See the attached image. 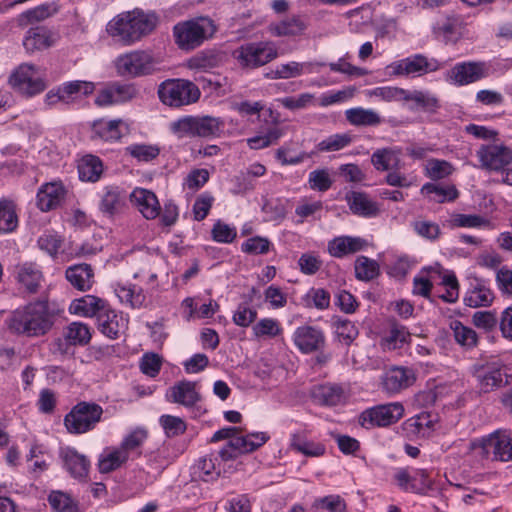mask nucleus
I'll use <instances>...</instances> for the list:
<instances>
[{"label":"nucleus","instance_id":"obj_57","mask_svg":"<svg viewBox=\"0 0 512 512\" xmlns=\"http://www.w3.org/2000/svg\"><path fill=\"white\" fill-rule=\"evenodd\" d=\"M489 220L479 216L471 214H454L452 215L449 224L451 227H481L489 225Z\"/></svg>","mask_w":512,"mask_h":512},{"label":"nucleus","instance_id":"obj_56","mask_svg":"<svg viewBox=\"0 0 512 512\" xmlns=\"http://www.w3.org/2000/svg\"><path fill=\"white\" fill-rule=\"evenodd\" d=\"M309 187L312 190L325 192L332 186V179L327 169H317L309 173Z\"/></svg>","mask_w":512,"mask_h":512},{"label":"nucleus","instance_id":"obj_62","mask_svg":"<svg viewBox=\"0 0 512 512\" xmlns=\"http://www.w3.org/2000/svg\"><path fill=\"white\" fill-rule=\"evenodd\" d=\"M162 365V359L158 354L146 353L143 355L140 362V369L143 374L149 377L158 375Z\"/></svg>","mask_w":512,"mask_h":512},{"label":"nucleus","instance_id":"obj_54","mask_svg":"<svg viewBox=\"0 0 512 512\" xmlns=\"http://www.w3.org/2000/svg\"><path fill=\"white\" fill-rule=\"evenodd\" d=\"M126 151L137 160L145 162L155 159L160 153L158 146L149 144L130 145L126 148Z\"/></svg>","mask_w":512,"mask_h":512},{"label":"nucleus","instance_id":"obj_45","mask_svg":"<svg viewBox=\"0 0 512 512\" xmlns=\"http://www.w3.org/2000/svg\"><path fill=\"white\" fill-rule=\"evenodd\" d=\"M355 276L361 281H370L379 275L378 263L366 256H359L355 261Z\"/></svg>","mask_w":512,"mask_h":512},{"label":"nucleus","instance_id":"obj_36","mask_svg":"<svg viewBox=\"0 0 512 512\" xmlns=\"http://www.w3.org/2000/svg\"><path fill=\"white\" fill-rule=\"evenodd\" d=\"M107 307L106 301L94 295H85L72 302L70 309L86 317L97 316Z\"/></svg>","mask_w":512,"mask_h":512},{"label":"nucleus","instance_id":"obj_21","mask_svg":"<svg viewBox=\"0 0 512 512\" xmlns=\"http://www.w3.org/2000/svg\"><path fill=\"white\" fill-rule=\"evenodd\" d=\"M196 382L182 380L171 386L166 392V400L171 403L191 408L201 400L196 389Z\"/></svg>","mask_w":512,"mask_h":512},{"label":"nucleus","instance_id":"obj_1","mask_svg":"<svg viewBox=\"0 0 512 512\" xmlns=\"http://www.w3.org/2000/svg\"><path fill=\"white\" fill-rule=\"evenodd\" d=\"M54 318L48 300L38 299L14 310L7 319V326L17 335L41 337L52 329Z\"/></svg>","mask_w":512,"mask_h":512},{"label":"nucleus","instance_id":"obj_46","mask_svg":"<svg viewBox=\"0 0 512 512\" xmlns=\"http://www.w3.org/2000/svg\"><path fill=\"white\" fill-rule=\"evenodd\" d=\"M421 191L427 195H434L432 200L438 203L454 201L459 195L457 189L453 185L443 187L433 183H426L423 185Z\"/></svg>","mask_w":512,"mask_h":512},{"label":"nucleus","instance_id":"obj_64","mask_svg":"<svg viewBox=\"0 0 512 512\" xmlns=\"http://www.w3.org/2000/svg\"><path fill=\"white\" fill-rule=\"evenodd\" d=\"M257 311L245 304H239L234 315L233 321L236 325L241 327H248L255 321Z\"/></svg>","mask_w":512,"mask_h":512},{"label":"nucleus","instance_id":"obj_58","mask_svg":"<svg viewBox=\"0 0 512 512\" xmlns=\"http://www.w3.org/2000/svg\"><path fill=\"white\" fill-rule=\"evenodd\" d=\"M351 141L349 134H334L322 140L318 144V149L325 152L338 151L348 146Z\"/></svg>","mask_w":512,"mask_h":512},{"label":"nucleus","instance_id":"obj_4","mask_svg":"<svg viewBox=\"0 0 512 512\" xmlns=\"http://www.w3.org/2000/svg\"><path fill=\"white\" fill-rule=\"evenodd\" d=\"M240 68L254 70L278 57V49L272 41L248 42L232 52Z\"/></svg>","mask_w":512,"mask_h":512},{"label":"nucleus","instance_id":"obj_26","mask_svg":"<svg viewBox=\"0 0 512 512\" xmlns=\"http://www.w3.org/2000/svg\"><path fill=\"white\" fill-rule=\"evenodd\" d=\"M64 193L65 190L61 183H46L40 187L37 193V206L42 211H50L61 203Z\"/></svg>","mask_w":512,"mask_h":512},{"label":"nucleus","instance_id":"obj_51","mask_svg":"<svg viewBox=\"0 0 512 512\" xmlns=\"http://www.w3.org/2000/svg\"><path fill=\"white\" fill-rule=\"evenodd\" d=\"M116 294L122 303H127L132 307H140L145 301V295L142 290L135 286H118Z\"/></svg>","mask_w":512,"mask_h":512},{"label":"nucleus","instance_id":"obj_25","mask_svg":"<svg viewBox=\"0 0 512 512\" xmlns=\"http://www.w3.org/2000/svg\"><path fill=\"white\" fill-rule=\"evenodd\" d=\"M131 199L146 219H155L160 214V204L156 195L147 189L136 188L131 193Z\"/></svg>","mask_w":512,"mask_h":512},{"label":"nucleus","instance_id":"obj_8","mask_svg":"<svg viewBox=\"0 0 512 512\" xmlns=\"http://www.w3.org/2000/svg\"><path fill=\"white\" fill-rule=\"evenodd\" d=\"M158 96L165 105L181 107L196 102L200 97V90L191 81L168 79L160 84Z\"/></svg>","mask_w":512,"mask_h":512},{"label":"nucleus","instance_id":"obj_22","mask_svg":"<svg viewBox=\"0 0 512 512\" xmlns=\"http://www.w3.org/2000/svg\"><path fill=\"white\" fill-rule=\"evenodd\" d=\"M56 35L45 26L31 27L23 38V46L28 53H34L53 46Z\"/></svg>","mask_w":512,"mask_h":512},{"label":"nucleus","instance_id":"obj_32","mask_svg":"<svg viewBox=\"0 0 512 512\" xmlns=\"http://www.w3.org/2000/svg\"><path fill=\"white\" fill-rule=\"evenodd\" d=\"M411 334L407 328L399 324L395 319L389 321V331L381 339V346L385 350H396L408 343Z\"/></svg>","mask_w":512,"mask_h":512},{"label":"nucleus","instance_id":"obj_2","mask_svg":"<svg viewBox=\"0 0 512 512\" xmlns=\"http://www.w3.org/2000/svg\"><path fill=\"white\" fill-rule=\"evenodd\" d=\"M154 13L134 9L114 17L107 25L108 34L125 45H131L150 34L157 26Z\"/></svg>","mask_w":512,"mask_h":512},{"label":"nucleus","instance_id":"obj_23","mask_svg":"<svg viewBox=\"0 0 512 512\" xmlns=\"http://www.w3.org/2000/svg\"><path fill=\"white\" fill-rule=\"evenodd\" d=\"M345 199L353 214L372 218L380 213V208L377 202L372 200L365 192L351 191L346 194Z\"/></svg>","mask_w":512,"mask_h":512},{"label":"nucleus","instance_id":"obj_61","mask_svg":"<svg viewBox=\"0 0 512 512\" xmlns=\"http://www.w3.org/2000/svg\"><path fill=\"white\" fill-rule=\"evenodd\" d=\"M50 16L49 6L40 5L27 10L19 15L18 22L21 26H27L30 23L38 22Z\"/></svg>","mask_w":512,"mask_h":512},{"label":"nucleus","instance_id":"obj_48","mask_svg":"<svg viewBox=\"0 0 512 512\" xmlns=\"http://www.w3.org/2000/svg\"><path fill=\"white\" fill-rule=\"evenodd\" d=\"M48 501L56 512H79L78 503L66 493L52 491L48 496Z\"/></svg>","mask_w":512,"mask_h":512},{"label":"nucleus","instance_id":"obj_28","mask_svg":"<svg viewBox=\"0 0 512 512\" xmlns=\"http://www.w3.org/2000/svg\"><path fill=\"white\" fill-rule=\"evenodd\" d=\"M364 246L365 240L360 237L340 236L328 243V252L333 257L342 258L362 250Z\"/></svg>","mask_w":512,"mask_h":512},{"label":"nucleus","instance_id":"obj_33","mask_svg":"<svg viewBox=\"0 0 512 512\" xmlns=\"http://www.w3.org/2000/svg\"><path fill=\"white\" fill-rule=\"evenodd\" d=\"M42 279V272L35 264L24 263L18 267L17 280L28 293H37Z\"/></svg>","mask_w":512,"mask_h":512},{"label":"nucleus","instance_id":"obj_12","mask_svg":"<svg viewBox=\"0 0 512 512\" xmlns=\"http://www.w3.org/2000/svg\"><path fill=\"white\" fill-rule=\"evenodd\" d=\"M440 67L436 59H429L423 54H414L392 62L387 66V71L391 76L419 77L437 71Z\"/></svg>","mask_w":512,"mask_h":512},{"label":"nucleus","instance_id":"obj_13","mask_svg":"<svg viewBox=\"0 0 512 512\" xmlns=\"http://www.w3.org/2000/svg\"><path fill=\"white\" fill-rule=\"evenodd\" d=\"M473 445L482 457L504 462L512 461V437L506 432L496 431Z\"/></svg>","mask_w":512,"mask_h":512},{"label":"nucleus","instance_id":"obj_17","mask_svg":"<svg viewBox=\"0 0 512 512\" xmlns=\"http://www.w3.org/2000/svg\"><path fill=\"white\" fill-rule=\"evenodd\" d=\"M394 479L400 489L405 492L425 493L431 488L432 480L424 469H415L412 473L407 468H399Z\"/></svg>","mask_w":512,"mask_h":512},{"label":"nucleus","instance_id":"obj_59","mask_svg":"<svg viewBox=\"0 0 512 512\" xmlns=\"http://www.w3.org/2000/svg\"><path fill=\"white\" fill-rule=\"evenodd\" d=\"M159 422L168 437L181 435L186 431V424L180 417L162 415Z\"/></svg>","mask_w":512,"mask_h":512},{"label":"nucleus","instance_id":"obj_53","mask_svg":"<svg viewBox=\"0 0 512 512\" xmlns=\"http://www.w3.org/2000/svg\"><path fill=\"white\" fill-rule=\"evenodd\" d=\"M147 439V431L143 428H136L129 433L121 442L119 448L130 457V453L137 450Z\"/></svg>","mask_w":512,"mask_h":512},{"label":"nucleus","instance_id":"obj_60","mask_svg":"<svg viewBox=\"0 0 512 512\" xmlns=\"http://www.w3.org/2000/svg\"><path fill=\"white\" fill-rule=\"evenodd\" d=\"M61 91L63 92L64 98L66 102H68V98L74 94H82L89 95L94 91V84L92 82L86 81H71L64 83L61 86Z\"/></svg>","mask_w":512,"mask_h":512},{"label":"nucleus","instance_id":"obj_37","mask_svg":"<svg viewBox=\"0 0 512 512\" xmlns=\"http://www.w3.org/2000/svg\"><path fill=\"white\" fill-rule=\"evenodd\" d=\"M122 321L121 316H118L114 310L107 307L99 313L97 317L99 330L110 339L119 337L121 329L123 328Z\"/></svg>","mask_w":512,"mask_h":512},{"label":"nucleus","instance_id":"obj_44","mask_svg":"<svg viewBox=\"0 0 512 512\" xmlns=\"http://www.w3.org/2000/svg\"><path fill=\"white\" fill-rule=\"evenodd\" d=\"M450 328L453 331L455 341L462 347L470 349L477 345L478 337L472 328L463 325L458 320L452 321Z\"/></svg>","mask_w":512,"mask_h":512},{"label":"nucleus","instance_id":"obj_42","mask_svg":"<svg viewBox=\"0 0 512 512\" xmlns=\"http://www.w3.org/2000/svg\"><path fill=\"white\" fill-rule=\"evenodd\" d=\"M128 456L119 448L107 449L98 460L100 473H110L120 468L128 461Z\"/></svg>","mask_w":512,"mask_h":512},{"label":"nucleus","instance_id":"obj_39","mask_svg":"<svg viewBox=\"0 0 512 512\" xmlns=\"http://www.w3.org/2000/svg\"><path fill=\"white\" fill-rule=\"evenodd\" d=\"M305 29L306 23L300 17L295 16L269 26V32L276 37L301 35Z\"/></svg>","mask_w":512,"mask_h":512},{"label":"nucleus","instance_id":"obj_14","mask_svg":"<svg viewBox=\"0 0 512 512\" xmlns=\"http://www.w3.org/2000/svg\"><path fill=\"white\" fill-rule=\"evenodd\" d=\"M266 432H252L245 435H236L219 451L223 461L234 460L240 455L251 453L262 447L268 440Z\"/></svg>","mask_w":512,"mask_h":512},{"label":"nucleus","instance_id":"obj_10","mask_svg":"<svg viewBox=\"0 0 512 512\" xmlns=\"http://www.w3.org/2000/svg\"><path fill=\"white\" fill-rule=\"evenodd\" d=\"M221 121L211 116H185L171 123V131L178 137H213L220 132Z\"/></svg>","mask_w":512,"mask_h":512},{"label":"nucleus","instance_id":"obj_20","mask_svg":"<svg viewBox=\"0 0 512 512\" xmlns=\"http://www.w3.org/2000/svg\"><path fill=\"white\" fill-rule=\"evenodd\" d=\"M295 346L304 354L321 350L325 345V336L322 330L303 325L298 327L293 334Z\"/></svg>","mask_w":512,"mask_h":512},{"label":"nucleus","instance_id":"obj_55","mask_svg":"<svg viewBox=\"0 0 512 512\" xmlns=\"http://www.w3.org/2000/svg\"><path fill=\"white\" fill-rule=\"evenodd\" d=\"M404 100L415 102L417 107H421L426 112H435L439 105L438 100L430 96L422 91H414L410 93L407 91L406 96H404Z\"/></svg>","mask_w":512,"mask_h":512},{"label":"nucleus","instance_id":"obj_49","mask_svg":"<svg viewBox=\"0 0 512 512\" xmlns=\"http://www.w3.org/2000/svg\"><path fill=\"white\" fill-rule=\"evenodd\" d=\"M256 338H275L282 333L280 323L273 318H263L252 327Z\"/></svg>","mask_w":512,"mask_h":512},{"label":"nucleus","instance_id":"obj_5","mask_svg":"<svg viewBox=\"0 0 512 512\" xmlns=\"http://www.w3.org/2000/svg\"><path fill=\"white\" fill-rule=\"evenodd\" d=\"M158 61L151 52L133 50L119 55L114 61L116 73L124 78H139L153 74Z\"/></svg>","mask_w":512,"mask_h":512},{"label":"nucleus","instance_id":"obj_27","mask_svg":"<svg viewBox=\"0 0 512 512\" xmlns=\"http://www.w3.org/2000/svg\"><path fill=\"white\" fill-rule=\"evenodd\" d=\"M65 276L68 282L79 291L90 290L94 283L93 269L86 263L68 267Z\"/></svg>","mask_w":512,"mask_h":512},{"label":"nucleus","instance_id":"obj_3","mask_svg":"<svg viewBox=\"0 0 512 512\" xmlns=\"http://www.w3.org/2000/svg\"><path fill=\"white\" fill-rule=\"evenodd\" d=\"M215 31L216 26L210 18L198 17L174 25L173 37L180 49L189 51L199 47Z\"/></svg>","mask_w":512,"mask_h":512},{"label":"nucleus","instance_id":"obj_19","mask_svg":"<svg viewBox=\"0 0 512 512\" xmlns=\"http://www.w3.org/2000/svg\"><path fill=\"white\" fill-rule=\"evenodd\" d=\"M126 191L117 185L105 186L100 194L99 210L108 217L114 218L123 212L126 207Z\"/></svg>","mask_w":512,"mask_h":512},{"label":"nucleus","instance_id":"obj_41","mask_svg":"<svg viewBox=\"0 0 512 512\" xmlns=\"http://www.w3.org/2000/svg\"><path fill=\"white\" fill-rule=\"evenodd\" d=\"M290 447L307 457H320L326 451L324 444L309 441L302 433L292 434Z\"/></svg>","mask_w":512,"mask_h":512},{"label":"nucleus","instance_id":"obj_29","mask_svg":"<svg viewBox=\"0 0 512 512\" xmlns=\"http://www.w3.org/2000/svg\"><path fill=\"white\" fill-rule=\"evenodd\" d=\"M311 67V63L290 61L276 65L266 72L264 76L270 80L296 78L304 72H310Z\"/></svg>","mask_w":512,"mask_h":512},{"label":"nucleus","instance_id":"obj_35","mask_svg":"<svg viewBox=\"0 0 512 512\" xmlns=\"http://www.w3.org/2000/svg\"><path fill=\"white\" fill-rule=\"evenodd\" d=\"M400 153L401 151L395 148L377 149L371 156V163L378 171L399 169Z\"/></svg>","mask_w":512,"mask_h":512},{"label":"nucleus","instance_id":"obj_16","mask_svg":"<svg viewBox=\"0 0 512 512\" xmlns=\"http://www.w3.org/2000/svg\"><path fill=\"white\" fill-rule=\"evenodd\" d=\"M416 380L417 374L413 368L392 366L382 374L381 387L388 395H395L413 386Z\"/></svg>","mask_w":512,"mask_h":512},{"label":"nucleus","instance_id":"obj_9","mask_svg":"<svg viewBox=\"0 0 512 512\" xmlns=\"http://www.w3.org/2000/svg\"><path fill=\"white\" fill-rule=\"evenodd\" d=\"M14 91L25 97L42 93L47 84L39 68L33 64L22 63L13 70L8 79Z\"/></svg>","mask_w":512,"mask_h":512},{"label":"nucleus","instance_id":"obj_50","mask_svg":"<svg viewBox=\"0 0 512 512\" xmlns=\"http://www.w3.org/2000/svg\"><path fill=\"white\" fill-rule=\"evenodd\" d=\"M426 174L432 180H440L449 176L453 166L446 160L430 159L425 166Z\"/></svg>","mask_w":512,"mask_h":512},{"label":"nucleus","instance_id":"obj_18","mask_svg":"<svg viewBox=\"0 0 512 512\" xmlns=\"http://www.w3.org/2000/svg\"><path fill=\"white\" fill-rule=\"evenodd\" d=\"M488 75V69L484 62L457 63L448 72V78L458 86L477 82Z\"/></svg>","mask_w":512,"mask_h":512},{"label":"nucleus","instance_id":"obj_47","mask_svg":"<svg viewBox=\"0 0 512 512\" xmlns=\"http://www.w3.org/2000/svg\"><path fill=\"white\" fill-rule=\"evenodd\" d=\"M65 338L72 345H86L91 339V333L86 324L73 322L67 327Z\"/></svg>","mask_w":512,"mask_h":512},{"label":"nucleus","instance_id":"obj_31","mask_svg":"<svg viewBox=\"0 0 512 512\" xmlns=\"http://www.w3.org/2000/svg\"><path fill=\"white\" fill-rule=\"evenodd\" d=\"M62 458L65 467L71 476L77 479H83L87 477L90 462L85 455L79 454L73 448H67L62 452Z\"/></svg>","mask_w":512,"mask_h":512},{"label":"nucleus","instance_id":"obj_15","mask_svg":"<svg viewBox=\"0 0 512 512\" xmlns=\"http://www.w3.org/2000/svg\"><path fill=\"white\" fill-rule=\"evenodd\" d=\"M480 168L488 171H503L512 164V148L504 144H483L476 151Z\"/></svg>","mask_w":512,"mask_h":512},{"label":"nucleus","instance_id":"obj_38","mask_svg":"<svg viewBox=\"0 0 512 512\" xmlns=\"http://www.w3.org/2000/svg\"><path fill=\"white\" fill-rule=\"evenodd\" d=\"M79 178L83 181L96 182L103 173V163L97 156L88 154L78 164Z\"/></svg>","mask_w":512,"mask_h":512},{"label":"nucleus","instance_id":"obj_30","mask_svg":"<svg viewBox=\"0 0 512 512\" xmlns=\"http://www.w3.org/2000/svg\"><path fill=\"white\" fill-rule=\"evenodd\" d=\"M493 300V292L479 279H475V282L471 283V287L464 297V303L471 308L487 307L492 304Z\"/></svg>","mask_w":512,"mask_h":512},{"label":"nucleus","instance_id":"obj_7","mask_svg":"<svg viewBox=\"0 0 512 512\" xmlns=\"http://www.w3.org/2000/svg\"><path fill=\"white\" fill-rule=\"evenodd\" d=\"M103 408L95 402L82 401L72 407L64 417V425L71 434H84L101 421Z\"/></svg>","mask_w":512,"mask_h":512},{"label":"nucleus","instance_id":"obj_43","mask_svg":"<svg viewBox=\"0 0 512 512\" xmlns=\"http://www.w3.org/2000/svg\"><path fill=\"white\" fill-rule=\"evenodd\" d=\"M18 226L16 205L8 199H0V234L14 231Z\"/></svg>","mask_w":512,"mask_h":512},{"label":"nucleus","instance_id":"obj_63","mask_svg":"<svg viewBox=\"0 0 512 512\" xmlns=\"http://www.w3.org/2000/svg\"><path fill=\"white\" fill-rule=\"evenodd\" d=\"M236 229L228 224L217 221L212 228V238L219 243H231L236 238Z\"/></svg>","mask_w":512,"mask_h":512},{"label":"nucleus","instance_id":"obj_40","mask_svg":"<svg viewBox=\"0 0 512 512\" xmlns=\"http://www.w3.org/2000/svg\"><path fill=\"white\" fill-rule=\"evenodd\" d=\"M345 117L354 126H377L382 122L381 116L376 111L362 107L346 110Z\"/></svg>","mask_w":512,"mask_h":512},{"label":"nucleus","instance_id":"obj_52","mask_svg":"<svg viewBox=\"0 0 512 512\" xmlns=\"http://www.w3.org/2000/svg\"><path fill=\"white\" fill-rule=\"evenodd\" d=\"M338 338L349 346L358 336L357 327L348 319L338 318L334 321Z\"/></svg>","mask_w":512,"mask_h":512},{"label":"nucleus","instance_id":"obj_34","mask_svg":"<svg viewBox=\"0 0 512 512\" xmlns=\"http://www.w3.org/2000/svg\"><path fill=\"white\" fill-rule=\"evenodd\" d=\"M315 398L323 405L336 406L346 401L347 395L339 384L326 383L316 388Z\"/></svg>","mask_w":512,"mask_h":512},{"label":"nucleus","instance_id":"obj_11","mask_svg":"<svg viewBox=\"0 0 512 512\" xmlns=\"http://www.w3.org/2000/svg\"><path fill=\"white\" fill-rule=\"evenodd\" d=\"M404 415V407L400 402L377 405L364 410L358 423L366 428L386 427L398 422Z\"/></svg>","mask_w":512,"mask_h":512},{"label":"nucleus","instance_id":"obj_24","mask_svg":"<svg viewBox=\"0 0 512 512\" xmlns=\"http://www.w3.org/2000/svg\"><path fill=\"white\" fill-rule=\"evenodd\" d=\"M127 133L125 123L118 120L99 119L92 124V139H101L103 141H117Z\"/></svg>","mask_w":512,"mask_h":512},{"label":"nucleus","instance_id":"obj_6","mask_svg":"<svg viewBox=\"0 0 512 512\" xmlns=\"http://www.w3.org/2000/svg\"><path fill=\"white\" fill-rule=\"evenodd\" d=\"M509 369L497 361L475 363L471 367V374L476 379L480 393H490L511 384Z\"/></svg>","mask_w":512,"mask_h":512}]
</instances>
